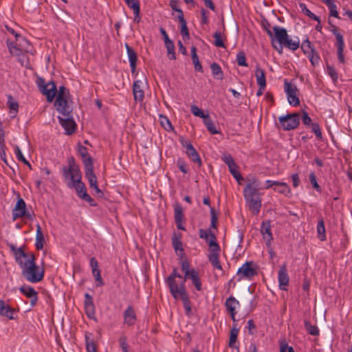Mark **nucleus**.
Returning a JSON list of instances; mask_svg holds the SVG:
<instances>
[{
  "instance_id": "1",
  "label": "nucleus",
  "mask_w": 352,
  "mask_h": 352,
  "mask_svg": "<svg viewBox=\"0 0 352 352\" xmlns=\"http://www.w3.org/2000/svg\"><path fill=\"white\" fill-rule=\"evenodd\" d=\"M11 252L13 253L16 262L21 269V274L30 283H36L44 278L45 270L36 265L35 255L32 252L26 253L22 247L16 248L10 245Z\"/></svg>"
},
{
  "instance_id": "2",
  "label": "nucleus",
  "mask_w": 352,
  "mask_h": 352,
  "mask_svg": "<svg viewBox=\"0 0 352 352\" xmlns=\"http://www.w3.org/2000/svg\"><path fill=\"white\" fill-rule=\"evenodd\" d=\"M247 184L243 188V196L245 203L249 210L254 215L259 213L261 206L262 199L259 192L261 182L257 177L254 175H249L247 177Z\"/></svg>"
},
{
  "instance_id": "3",
  "label": "nucleus",
  "mask_w": 352,
  "mask_h": 352,
  "mask_svg": "<svg viewBox=\"0 0 352 352\" xmlns=\"http://www.w3.org/2000/svg\"><path fill=\"white\" fill-rule=\"evenodd\" d=\"M63 176L69 188H74L76 193L85 189V184L81 181V173L78 166L73 158L69 160V166L62 168Z\"/></svg>"
},
{
  "instance_id": "4",
  "label": "nucleus",
  "mask_w": 352,
  "mask_h": 352,
  "mask_svg": "<svg viewBox=\"0 0 352 352\" xmlns=\"http://www.w3.org/2000/svg\"><path fill=\"white\" fill-rule=\"evenodd\" d=\"M69 97V90L64 86L59 87L58 95L54 102V106L58 112H63L65 114L68 113L70 108L67 102Z\"/></svg>"
},
{
  "instance_id": "5",
  "label": "nucleus",
  "mask_w": 352,
  "mask_h": 352,
  "mask_svg": "<svg viewBox=\"0 0 352 352\" xmlns=\"http://www.w3.org/2000/svg\"><path fill=\"white\" fill-rule=\"evenodd\" d=\"M186 280H181L180 282L176 279H166L165 283L168 285L170 293L175 300L188 294L185 287Z\"/></svg>"
},
{
  "instance_id": "6",
  "label": "nucleus",
  "mask_w": 352,
  "mask_h": 352,
  "mask_svg": "<svg viewBox=\"0 0 352 352\" xmlns=\"http://www.w3.org/2000/svg\"><path fill=\"white\" fill-rule=\"evenodd\" d=\"M278 120L281 128L285 131L293 130L298 127L300 123V113H294L280 116Z\"/></svg>"
},
{
  "instance_id": "7",
  "label": "nucleus",
  "mask_w": 352,
  "mask_h": 352,
  "mask_svg": "<svg viewBox=\"0 0 352 352\" xmlns=\"http://www.w3.org/2000/svg\"><path fill=\"white\" fill-rule=\"evenodd\" d=\"M72 110L70 107L67 114L59 112L62 116L58 117L60 124L65 129V133L67 135H71L74 133L76 126L72 116Z\"/></svg>"
},
{
  "instance_id": "8",
  "label": "nucleus",
  "mask_w": 352,
  "mask_h": 352,
  "mask_svg": "<svg viewBox=\"0 0 352 352\" xmlns=\"http://www.w3.org/2000/svg\"><path fill=\"white\" fill-rule=\"evenodd\" d=\"M331 32L334 34L336 38V46H337V54L338 58L341 63H344V41L342 35L338 32V29L335 25H331Z\"/></svg>"
},
{
  "instance_id": "9",
  "label": "nucleus",
  "mask_w": 352,
  "mask_h": 352,
  "mask_svg": "<svg viewBox=\"0 0 352 352\" xmlns=\"http://www.w3.org/2000/svg\"><path fill=\"white\" fill-rule=\"evenodd\" d=\"M284 89L287 94L289 103L294 107L299 105L300 100L297 96V87L285 80L284 82Z\"/></svg>"
},
{
  "instance_id": "10",
  "label": "nucleus",
  "mask_w": 352,
  "mask_h": 352,
  "mask_svg": "<svg viewBox=\"0 0 352 352\" xmlns=\"http://www.w3.org/2000/svg\"><path fill=\"white\" fill-rule=\"evenodd\" d=\"M252 261L245 262L237 271V276L239 280L243 278L251 279L257 274L256 269L253 266Z\"/></svg>"
},
{
  "instance_id": "11",
  "label": "nucleus",
  "mask_w": 352,
  "mask_h": 352,
  "mask_svg": "<svg viewBox=\"0 0 352 352\" xmlns=\"http://www.w3.org/2000/svg\"><path fill=\"white\" fill-rule=\"evenodd\" d=\"M212 248L209 249L208 261L210 262L214 268L222 270V267L219 261V252L221 248L219 245H215L212 243Z\"/></svg>"
},
{
  "instance_id": "12",
  "label": "nucleus",
  "mask_w": 352,
  "mask_h": 352,
  "mask_svg": "<svg viewBox=\"0 0 352 352\" xmlns=\"http://www.w3.org/2000/svg\"><path fill=\"white\" fill-rule=\"evenodd\" d=\"M273 38L272 40L276 39L278 43L280 44V50L279 53H282V45L284 43L285 41L288 37V34L284 28L279 27L278 25H275L273 27Z\"/></svg>"
},
{
  "instance_id": "13",
  "label": "nucleus",
  "mask_w": 352,
  "mask_h": 352,
  "mask_svg": "<svg viewBox=\"0 0 352 352\" xmlns=\"http://www.w3.org/2000/svg\"><path fill=\"white\" fill-rule=\"evenodd\" d=\"M278 279L280 289L286 291L287 287L289 285V278L287 272V266L285 264L280 266L278 272Z\"/></svg>"
},
{
  "instance_id": "14",
  "label": "nucleus",
  "mask_w": 352,
  "mask_h": 352,
  "mask_svg": "<svg viewBox=\"0 0 352 352\" xmlns=\"http://www.w3.org/2000/svg\"><path fill=\"white\" fill-rule=\"evenodd\" d=\"M225 307L227 311L230 314L233 321H236V309L239 307V302L232 296L228 298L225 302Z\"/></svg>"
},
{
  "instance_id": "15",
  "label": "nucleus",
  "mask_w": 352,
  "mask_h": 352,
  "mask_svg": "<svg viewBox=\"0 0 352 352\" xmlns=\"http://www.w3.org/2000/svg\"><path fill=\"white\" fill-rule=\"evenodd\" d=\"M174 217L177 229L185 230V228L182 224L184 217L183 208L177 203L174 205Z\"/></svg>"
},
{
  "instance_id": "16",
  "label": "nucleus",
  "mask_w": 352,
  "mask_h": 352,
  "mask_svg": "<svg viewBox=\"0 0 352 352\" xmlns=\"http://www.w3.org/2000/svg\"><path fill=\"white\" fill-rule=\"evenodd\" d=\"M41 93L46 96L47 102H52L57 93L55 83L53 81L47 82L42 89Z\"/></svg>"
},
{
  "instance_id": "17",
  "label": "nucleus",
  "mask_w": 352,
  "mask_h": 352,
  "mask_svg": "<svg viewBox=\"0 0 352 352\" xmlns=\"http://www.w3.org/2000/svg\"><path fill=\"white\" fill-rule=\"evenodd\" d=\"M26 204L24 200L19 198L12 210V220L16 221L17 219L23 217L25 214Z\"/></svg>"
},
{
  "instance_id": "18",
  "label": "nucleus",
  "mask_w": 352,
  "mask_h": 352,
  "mask_svg": "<svg viewBox=\"0 0 352 352\" xmlns=\"http://www.w3.org/2000/svg\"><path fill=\"white\" fill-rule=\"evenodd\" d=\"M20 292L24 294L27 298L30 299L31 306H34L36 304L38 296L37 292L31 286H22L19 288Z\"/></svg>"
},
{
  "instance_id": "19",
  "label": "nucleus",
  "mask_w": 352,
  "mask_h": 352,
  "mask_svg": "<svg viewBox=\"0 0 352 352\" xmlns=\"http://www.w3.org/2000/svg\"><path fill=\"white\" fill-rule=\"evenodd\" d=\"M90 265L91 267L92 274L98 283L97 286H102L104 285V282L101 277L98 263L94 257L91 258Z\"/></svg>"
},
{
  "instance_id": "20",
  "label": "nucleus",
  "mask_w": 352,
  "mask_h": 352,
  "mask_svg": "<svg viewBox=\"0 0 352 352\" xmlns=\"http://www.w3.org/2000/svg\"><path fill=\"white\" fill-rule=\"evenodd\" d=\"M199 237L201 239H205L206 241L208 242L209 249L212 248V245H211L212 243L217 245H219L217 242V238L214 233L211 232L210 229L208 230H204V229H199Z\"/></svg>"
},
{
  "instance_id": "21",
  "label": "nucleus",
  "mask_w": 352,
  "mask_h": 352,
  "mask_svg": "<svg viewBox=\"0 0 352 352\" xmlns=\"http://www.w3.org/2000/svg\"><path fill=\"white\" fill-rule=\"evenodd\" d=\"M261 232L263 234V239L266 241L267 245H270L273 239L270 221H263L261 223Z\"/></svg>"
},
{
  "instance_id": "22",
  "label": "nucleus",
  "mask_w": 352,
  "mask_h": 352,
  "mask_svg": "<svg viewBox=\"0 0 352 352\" xmlns=\"http://www.w3.org/2000/svg\"><path fill=\"white\" fill-rule=\"evenodd\" d=\"M124 323L128 326L133 325L136 322V315L131 306H129L123 313Z\"/></svg>"
},
{
  "instance_id": "23",
  "label": "nucleus",
  "mask_w": 352,
  "mask_h": 352,
  "mask_svg": "<svg viewBox=\"0 0 352 352\" xmlns=\"http://www.w3.org/2000/svg\"><path fill=\"white\" fill-rule=\"evenodd\" d=\"M142 81L138 80H135L133 85V97L134 100L137 102H142L144 97V91L142 89Z\"/></svg>"
},
{
  "instance_id": "24",
  "label": "nucleus",
  "mask_w": 352,
  "mask_h": 352,
  "mask_svg": "<svg viewBox=\"0 0 352 352\" xmlns=\"http://www.w3.org/2000/svg\"><path fill=\"white\" fill-rule=\"evenodd\" d=\"M85 177L89 181L90 188L96 186L97 184V178L94 173L93 164L87 163V166H85Z\"/></svg>"
},
{
  "instance_id": "25",
  "label": "nucleus",
  "mask_w": 352,
  "mask_h": 352,
  "mask_svg": "<svg viewBox=\"0 0 352 352\" xmlns=\"http://www.w3.org/2000/svg\"><path fill=\"white\" fill-rule=\"evenodd\" d=\"M131 72L133 74L136 69L137 54L127 44H125Z\"/></svg>"
},
{
  "instance_id": "26",
  "label": "nucleus",
  "mask_w": 352,
  "mask_h": 352,
  "mask_svg": "<svg viewBox=\"0 0 352 352\" xmlns=\"http://www.w3.org/2000/svg\"><path fill=\"white\" fill-rule=\"evenodd\" d=\"M13 313L14 309L10 305L6 304L5 301L0 300V316L13 320Z\"/></svg>"
},
{
  "instance_id": "27",
  "label": "nucleus",
  "mask_w": 352,
  "mask_h": 352,
  "mask_svg": "<svg viewBox=\"0 0 352 352\" xmlns=\"http://www.w3.org/2000/svg\"><path fill=\"white\" fill-rule=\"evenodd\" d=\"M255 76L256 82L259 87H266V78L264 70L259 66L256 65L255 69Z\"/></svg>"
},
{
  "instance_id": "28",
  "label": "nucleus",
  "mask_w": 352,
  "mask_h": 352,
  "mask_svg": "<svg viewBox=\"0 0 352 352\" xmlns=\"http://www.w3.org/2000/svg\"><path fill=\"white\" fill-rule=\"evenodd\" d=\"M188 280H191L192 284L197 291H201L202 289L201 281L197 270H195L189 274Z\"/></svg>"
},
{
  "instance_id": "29",
  "label": "nucleus",
  "mask_w": 352,
  "mask_h": 352,
  "mask_svg": "<svg viewBox=\"0 0 352 352\" xmlns=\"http://www.w3.org/2000/svg\"><path fill=\"white\" fill-rule=\"evenodd\" d=\"M78 153L82 157L85 166H87V163L93 164L92 158L89 155L87 147L82 145H78Z\"/></svg>"
},
{
  "instance_id": "30",
  "label": "nucleus",
  "mask_w": 352,
  "mask_h": 352,
  "mask_svg": "<svg viewBox=\"0 0 352 352\" xmlns=\"http://www.w3.org/2000/svg\"><path fill=\"white\" fill-rule=\"evenodd\" d=\"M126 4L133 10L135 15V20L139 21L140 20V3L138 0H124Z\"/></svg>"
},
{
  "instance_id": "31",
  "label": "nucleus",
  "mask_w": 352,
  "mask_h": 352,
  "mask_svg": "<svg viewBox=\"0 0 352 352\" xmlns=\"http://www.w3.org/2000/svg\"><path fill=\"white\" fill-rule=\"evenodd\" d=\"M317 235L321 241L326 240V229L324 226V221L322 217L318 219L317 225Z\"/></svg>"
},
{
  "instance_id": "32",
  "label": "nucleus",
  "mask_w": 352,
  "mask_h": 352,
  "mask_svg": "<svg viewBox=\"0 0 352 352\" xmlns=\"http://www.w3.org/2000/svg\"><path fill=\"white\" fill-rule=\"evenodd\" d=\"M44 236L43 234L41 228L39 224L36 226V234L35 246L37 250H42L44 244Z\"/></svg>"
},
{
  "instance_id": "33",
  "label": "nucleus",
  "mask_w": 352,
  "mask_h": 352,
  "mask_svg": "<svg viewBox=\"0 0 352 352\" xmlns=\"http://www.w3.org/2000/svg\"><path fill=\"white\" fill-rule=\"evenodd\" d=\"M283 46L292 51H295L300 47V40L298 37H296L295 40H292L288 36L284 43H283L282 47Z\"/></svg>"
},
{
  "instance_id": "34",
  "label": "nucleus",
  "mask_w": 352,
  "mask_h": 352,
  "mask_svg": "<svg viewBox=\"0 0 352 352\" xmlns=\"http://www.w3.org/2000/svg\"><path fill=\"white\" fill-rule=\"evenodd\" d=\"M274 190L285 196H289L291 194V190L289 185L285 182H278L276 186L274 188Z\"/></svg>"
},
{
  "instance_id": "35",
  "label": "nucleus",
  "mask_w": 352,
  "mask_h": 352,
  "mask_svg": "<svg viewBox=\"0 0 352 352\" xmlns=\"http://www.w3.org/2000/svg\"><path fill=\"white\" fill-rule=\"evenodd\" d=\"M190 150L188 152H186L187 155L190 158V160L195 162L197 163L199 167H201L202 165L201 160L195 150L194 147H189Z\"/></svg>"
},
{
  "instance_id": "36",
  "label": "nucleus",
  "mask_w": 352,
  "mask_h": 352,
  "mask_svg": "<svg viewBox=\"0 0 352 352\" xmlns=\"http://www.w3.org/2000/svg\"><path fill=\"white\" fill-rule=\"evenodd\" d=\"M329 8L330 15L339 19L337 6L334 3V0H321Z\"/></svg>"
},
{
  "instance_id": "37",
  "label": "nucleus",
  "mask_w": 352,
  "mask_h": 352,
  "mask_svg": "<svg viewBox=\"0 0 352 352\" xmlns=\"http://www.w3.org/2000/svg\"><path fill=\"white\" fill-rule=\"evenodd\" d=\"M204 122L207 129L210 132L211 134H218L219 133L217 130L215 124H214L209 115L206 116V118L204 119Z\"/></svg>"
},
{
  "instance_id": "38",
  "label": "nucleus",
  "mask_w": 352,
  "mask_h": 352,
  "mask_svg": "<svg viewBox=\"0 0 352 352\" xmlns=\"http://www.w3.org/2000/svg\"><path fill=\"white\" fill-rule=\"evenodd\" d=\"M182 271L184 273V280H188V276L190 273L194 272L195 270L190 268L189 263L186 260H183L180 262Z\"/></svg>"
},
{
  "instance_id": "39",
  "label": "nucleus",
  "mask_w": 352,
  "mask_h": 352,
  "mask_svg": "<svg viewBox=\"0 0 352 352\" xmlns=\"http://www.w3.org/2000/svg\"><path fill=\"white\" fill-rule=\"evenodd\" d=\"M8 106L10 109V113L12 118H14L18 112L19 104L16 101L14 100L12 96L8 97Z\"/></svg>"
},
{
  "instance_id": "40",
  "label": "nucleus",
  "mask_w": 352,
  "mask_h": 352,
  "mask_svg": "<svg viewBox=\"0 0 352 352\" xmlns=\"http://www.w3.org/2000/svg\"><path fill=\"white\" fill-rule=\"evenodd\" d=\"M77 195L82 199L87 201L90 204V206H96L95 201L89 196V194H87L85 187L84 190H79V192H77Z\"/></svg>"
},
{
  "instance_id": "41",
  "label": "nucleus",
  "mask_w": 352,
  "mask_h": 352,
  "mask_svg": "<svg viewBox=\"0 0 352 352\" xmlns=\"http://www.w3.org/2000/svg\"><path fill=\"white\" fill-rule=\"evenodd\" d=\"M179 21L181 24V34L184 38H189V32L184 15L177 16Z\"/></svg>"
},
{
  "instance_id": "42",
  "label": "nucleus",
  "mask_w": 352,
  "mask_h": 352,
  "mask_svg": "<svg viewBox=\"0 0 352 352\" xmlns=\"http://www.w3.org/2000/svg\"><path fill=\"white\" fill-rule=\"evenodd\" d=\"M179 299H180L183 302L186 315L190 316L191 315V306L188 294L179 298Z\"/></svg>"
},
{
  "instance_id": "43",
  "label": "nucleus",
  "mask_w": 352,
  "mask_h": 352,
  "mask_svg": "<svg viewBox=\"0 0 352 352\" xmlns=\"http://www.w3.org/2000/svg\"><path fill=\"white\" fill-rule=\"evenodd\" d=\"M7 46L10 53L13 56H19L21 54V50L14 42L7 41Z\"/></svg>"
},
{
  "instance_id": "44",
  "label": "nucleus",
  "mask_w": 352,
  "mask_h": 352,
  "mask_svg": "<svg viewBox=\"0 0 352 352\" xmlns=\"http://www.w3.org/2000/svg\"><path fill=\"white\" fill-rule=\"evenodd\" d=\"M238 333H239V329L236 327H234L230 330L229 344H228V345L230 348L235 347L234 344H235V342L237 339Z\"/></svg>"
},
{
  "instance_id": "45",
  "label": "nucleus",
  "mask_w": 352,
  "mask_h": 352,
  "mask_svg": "<svg viewBox=\"0 0 352 352\" xmlns=\"http://www.w3.org/2000/svg\"><path fill=\"white\" fill-rule=\"evenodd\" d=\"M300 8L301 9L302 12L306 14L309 18L314 19V21H318V23L320 22V20L318 16L315 15L313 12H311L306 6L305 3H300L299 4Z\"/></svg>"
},
{
  "instance_id": "46",
  "label": "nucleus",
  "mask_w": 352,
  "mask_h": 352,
  "mask_svg": "<svg viewBox=\"0 0 352 352\" xmlns=\"http://www.w3.org/2000/svg\"><path fill=\"white\" fill-rule=\"evenodd\" d=\"M213 37L214 38V45L217 47H225L223 43V36L219 31H216L214 33Z\"/></svg>"
},
{
  "instance_id": "47",
  "label": "nucleus",
  "mask_w": 352,
  "mask_h": 352,
  "mask_svg": "<svg viewBox=\"0 0 352 352\" xmlns=\"http://www.w3.org/2000/svg\"><path fill=\"white\" fill-rule=\"evenodd\" d=\"M305 327L307 332L312 336L319 335V329L317 326L312 325L309 320H305Z\"/></svg>"
},
{
  "instance_id": "48",
  "label": "nucleus",
  "mask_w": 352,
  "mask_h": 352,
  "mask_svg": "<svg viewBox=\"0 0 352 352\" xmlns=\"http://www.w3.org/2000/svg\"><path fill=\"white\" fill-rule=\"evenodd\" d=\"M210 68H211L212 73L214 76H215L219 79L223 78V72H222L221 68L219 64H217L216 63H213L210 65Z\"/></svg>"
},
{
  "instance_id": "49",
  "label": "nucleus",
  "mask_w": 352,
  "mask_h": 352,
  "mask_svg": "<svg viewBox=\"0 0 352 352\" xmlns=\"http://www.w3.org/2000/svg\"><path fill=\"white\" fill-rule=\"evenodd\" d=\"M165 46L167 49V53L168 58L171 60H175L176 58L175 52V45L172 41H168L165 43Z\"/></svg>"
},
{
  "instance_id": "50",
  "label": "nucleus",
  "mask_w": 352,
  "mask_h": 352,
  "mask_svg": "<svg viewBox=\"0 0 352 352\" xmlns=\"http://www.w3.org/2000/svg\"><path fill=\"white\" fill-rule=\"evenodd\" d=\"M300 47L301 50L305 55L310 54V52L314 50V46L308 38H307V39L302 42Z\"/></svg>"
},
{
  "instance_id": "51",
  "label": "nucleus",
  "mask_w": 352,
  "mask_h": 352,
  "mask_svg": "<svg viewBox=\"0 0 352 352\" xmlns=\"http://www.w3.org/2000/svg\"><path fill=\"white\" fill-rule=\"evenodd\" d=\"M14 151H15V154H16V158L19 161H21L22 162H23L25 164L28 165V167L31 169L32 167H31V165L29 163V162L28 160H26V159L24 157L23 155L22 154V152L20 149V148L18 146H15L14 147Z\"/></svg>"
},
{
  "instance_id": "52",
  "label": "nucleus",
  "mask_w": 352,
  "mask_h": 352,
  "mask_svg": "<svg viewBox=\"0 0 352 352\" xmlns=\"http://www.w3.org/2000/svg\"><path fill=\"white\" fill-rule=\"evenodd\" d=\"M160 122L161 125L166 130L170 131L173 129L172 124L167 117L160 115Z\"/></svg>"
},
{
  "instance_id": "53",
  "label": "nucleus",
  "mask_w": 352,
  "mask_h": 352,
  "mask_svg": "<svg viewBox=\"0 0 352 352\" xmlns=\"http://www.w3.org/2000/svg\"><path fill=\"white\" fill-rule=\"evenodd\" d=\"M236 62L239 66L248 67L246 57L243 52H239L236 54Z\"/></svg>"
},
{
  "instance_id": "54",
  "label": "nucleus",
  "mask_w": 352,
  "mask_h": 352,
  "mask_svg": "<svg viewBox=\"0 0 352 352\" xmlns=\"http://www.w3.org/2000/svg\"><path fill=\"white\" fill-rule=\"evenodd\" d=\"M172 245L175 251H184L182 242L179 236H174L172 239Z\"/></svg>"
},
{
  "instance_id": "55",
  "label": "nucleus",
  "mask_w": 352,
  "mask_h": 352,
  "mask_svg": "<svg viewBox=\"0 0 352 352\" xmlns=\"http://www.w3.org/2000/svg\"><path fill=\"white\" fill-rule=\"evenodd\" d=\"M190 111L195 116H197L203 119H204L206 116L208 115L205 114L201 109H200L195 104L191 106Z\"/></svg>"
},
{
  "instance_id": "56",
  "label": "nucleus",
  "mask_w": 352,
  "mask_h": 352,
  "mask_svg": "<svg viewBox=\"0 0 352 352\" xmlns=\"http://www.w3.org/2000/svg\"><path fill=\"white\" fill-rule=\"evenodd\" d=\"M307 58L309 59L310 62L313 65H316L318 64L320 56L314 50L310 54H307Z\"/></svg>"
},
{
  "instance_id": "57",
  "label": "nucleus",
  "mask_w": 352,
  "mask_h": 352,
  "mask_svg": "<svg viewBox=\"0 0 352 352\" xmlns=\"http://www.w3.org/2000/svg\"><path fill=\"white\" fill-rule=\"evenodd\" d=\"M309 180H310V182L311 184H312L313 186V188L317 190L318 192H321V187L318 185V182H317V180H316V177L314 174V173H311L309 174Z\"/></svg>"
},
{
  "instance_id": "58",
  "label": "nucleus",
  "mask_w": 352,
  "mask_h": 352,
  "mask_svg": "<svg viewBox=\"0 0 352 352\" xmlns=\"http://www.w3.org/2000/svg\"><path fill=\"white\" fill-rule=\"evenodd\" d=\"M169 5L173 10L178 13V16L184 15L182 10L179 8V0H170Z\"/></svg>"
},
{
  "instance_id": "59",
  "label": "nucleus",
  "mask_w": 352,
  "mask_h": 352,
  "mask_svg": "<svg viewBox=\"0 0 352 352\" xmlns=\"http://www.w3.org/2000/svg\"><path fill=\"white\" fill-rule=\"evenodd\" d=\"M210 214H211L210 228L217 229V215L215 212L214 209L212 207H210Z\"/></svg>"
},
{
  "instance_id": "60",
  "label": "nucleus",
  "mask_w": 352,
  "mask_h": 352,
  "mask_svg": "<svg viewBox=\"0 0 352 352\" xmlns=\"http://www.w3.org/2000/svg\"><path fill=\"white\" fill-rule=\"evenodd\" d=\"M222 161L228 166L230 165L236 164L230 154H223V155L221 157Z\"/></svg>"
},
{
  "instance_id": "61",
  "label": "nucleus",
  "mask_w": 352,
  "mask_h": 352,
  "mask_svg": "<svg viewBox=\"0 0 352 352\" xmlns=\"http://www.w3.org/2000/svg\"><path fill=\"white\" fill-rule=\"evenodd\" d=\"M311 126L312 131L315 133L317 138L322 139V135L319 124L314 122L311 124Z\"/></svg>"
},
{
  "instance_id": "62",
  "label": "nucleus",
  "mask_w": 352,
  "mask_h": 352,
  "mask_svg": "<svg viewBox=\"0 0 352 352\" xmlns=\"http://www.w3.org/2000/svg\"><path fill=\"white\" fill-rule=\"evenodd\" d=\"M119 344L123 352H129L128 344L126 342V337L124 336L119 338Z\"/></svg>"
},
{
  "instance_id": "63",
  "label": "nucleus",
  "mask_w": 352,
  "mask_h": 352,
  "mask_svg": "<svg viewBox=\"0 0 352 352\" xmlns=\"http://www.w3.org/2000/svg\"><path fill=\"white\" fill-rule=\"evenodd\" d=\"M327 70L328 74L330 76L331 79L336 82L338 80V74L334 67L331 65H327Z\"/></svg>"
},
{
  "instance_id": "64",
  "label": "nucleus",
  "mask_w": 352,
  "mask_h": 352,
  "mask_svg": "<svg viewBox=\"0 0 352 352\" xmlns=\"http://www.w3.org/2000/svg\"><path fill=\"white\" fill-rule=\"evenodd\" d=\"M85 310L87 316L89 318H92L95 315V306L94 305H89L87 306H85Z\"/></svg>"
}]
</instances>
